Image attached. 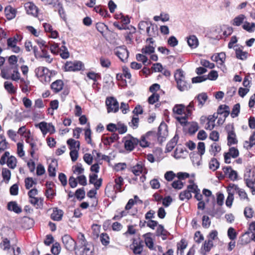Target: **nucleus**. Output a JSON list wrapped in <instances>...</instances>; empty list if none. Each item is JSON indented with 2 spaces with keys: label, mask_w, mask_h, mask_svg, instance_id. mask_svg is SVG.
<instances>
[{
  "label": "nucleus",
  "mask_w": 255,
  "mask_h": 255,
  "mask_svg": "<svg viewBox=\"0 0 255 255\" xmlns=\"http://www.w3.org/2000/svg\"><path fill=\"white\" fill-rule=\"evenodd\" d=\"M2 176L4 180L9 181L11 177L10 171L7 168H3L2 170Z\"/></svg>",
  "instance_id": "obj_56"
},
{
  "label": "nucleus",
  "mask_w": 255,
  "mask_h": 255,
  "mask_svg": "<svg viewBox=\"0 0 255 255\" xmlns=\"http://www.w3.org/2000/svg\"><path fill=\"white\" fill-rule=\"evenodd\" d=\"M108 113H116L119 110V105L117 100L114 97L107 98L106 101Z\"/></svg>",
  "instance_id": "obj_6"
},
{
  "label": "nucleus",
  "mask_w": 255,
  "mask_h": 255,
  "mask_svg": "<svg viewBox=\"0 0 255 255\" xmlns=\"http://www.w3.org/2000/svg\"><path fill=\"white\" fill-rule=\"evenodd\" d=\"M142 166L139 164H137L132 168V172L136 176L139 175L142 172Z\"/></svg>",
  "instance_id": "obj_50"
},
{
  "label": "nucleus",
  "mask_w": 255,
  "mask_h": 255,
  "mask_svg": "<svg viewBox=\"0 0 255 255\" xmlns=\"http://www.w3.org/2000/svg\"><path fill=\"white\" fill-rule=\"evenodd\" d=\"M39 57L41 58H44L46 62L48 64L51 63L53 61V58H51L48 51L44 49H41V53Z\"/></svg>",
  "instance_id": "obj_33"
},
{
  "label": "nucleus",
  "mask_w": 255,
  "mask_h": 255,
  "mask_svg": "<svg viewBox=\"0 0 255 255\" xmlns=\"http://www.w3.org/2000/svg\"><path fill=\"white\" fill-rule=\"evenodd\" d=\"M59 52L60 53V56L63 59H66L69 57V53L67 48L65 46H61Z\"/></svg>",
  "instance_id": "obj_42"
},
{
  "label": "nucleus",
  "mask_w": 255,
  "mask_h": 255,
  "mask_svg": "<svg viewBox=\"0 0 255 255\" xmlns=\"http://www.w3.org/2000/svg\"><path fill=\"white\" fill-rule=\"evenodd\" d=\"M217 118V116H215V114L213 115H210L208 118V123H207V126L205 128L206 129L212 130L215 127V122L216 119Z\"/></svg>",
  "instance_id": "obj_26"
},
{
  "label": "nucleus",
  "mask_w": 255,
  "mask_h": 255,
  "mask_svg": "<svg viewBox=\"0 0 255 255\" xmlns=\"http://www.w3.org/2000/svg\"><path fill=\"white\" fill-rule=\"evenodd\" d=\"M21 85H20V87L21 89V91L23 93H28L30 90L28 88V86L30 84V82L28 80H25L23 78L20 79V81Z\"/></svg>",
  "instance_id": "obj_35"
},
{
  "label": "nucleus",
  "mask_w": 255,
  "mask_h": 255,
  "mask_svg": "<svg viewBox=\"0 0 255 255\" xmlns=\"http://www.w3.org/2000/svg\"><path fill=\"white\" fill-rule=\"evenodd\" d=\"M4 87L5 89L10 94H14L16 90L11 82L6 81L4 83Z\"/></svg>",
  "instance_id": "obj_39"
},
{
  "label": "nucleus",
  "mask_w": 255,
  "mask_h": 255,
  "mask_svg": "<svg viewBox=\"0 0 255 255\" xmlns=\"http://www.w3.org/2000/svg\"><path fill=\"white\" fill-rule=\"evenodd\" d=\"M9 155L8 151H5L0 159V164L4 165L6 163L9 168L14 169L16 166L17 160L14 156Z\"/></svg>",
  "instance_id": "obj_2"
},
{
  "label": "nucleus",
  "mask_w": 255,
  "mask_h": 255,
  "mask_svg": "<svg viewBox=\"0 0 255 255\" xmlns=\"http://www.w3.org/2000/svg\"><path fill=\"white\" fill-rule=\"evenodd\" d=\"M152 234L150 233H146L143 235V237L144 239V242L146 246L150 250H154V243L151 238Z\"/></svg>",
  "instance_id": "obj_17"
},
{
  "label": "nucleus",
  "mask_w": 255,
  "mask_h": 255,
  "mask_svg": "<svg viewBox=\"0 0 255 255\" xmlns=\"http://www.w3.org/2000/svg\"><path fill=\"white\" fill-rule=\"evenodd\" d=\"M63 211L60 209H56L53 210V213L51 215V218L54 221H60L63 216Z\"/></svg>",
  "instance_id": "obj_29"
},
{
  "label": "nucleus",
  "mask_w": 255,
  "mask_h": 255,
  "mask_svg": "<svg viewBox=\"0 0 255 255\" xmlns=\"http://www.w3.org/2000/svg\"><path fill=\"white\" fill-rule=\"evenodd\" d=\"M152 133L151 131H148L144 135H142L140 140H139V144L143 147H146L149 146V143L146 140V138Z\"/></svg>",
  "instance_id": "obj_37"
},
{
  "label": "nucleus",
  "mask_w": 255,
  "mask_h": 255,
  "mask_svg": "<svg viewBox=\"0 0 255 255\" xmlns=\"http://www.w3.org/2000/svg\"><path fill=\"white\" fill-rule=\"evenodd\" d=\"M240 104L238 103L235 104L233 108L232 109V112L231 113V116L232 118H234L235 117H237L239 114L240 113Z\"/></svg>",
  "instance_id": "obj_45"
},
{
  "label": "nucleus",
  "mask_w": 255,
  "mask_h": 255,
  "mask_svg": "<svg viewBox=\"0 0 255 255\" xmlns=\"http://www.w3.org/2000/svg\"><path fill=\"white\" fill-rule=\"evenodd\" d=\"M94 9L96 12L100 13L102 16L106 17L108 14V11L105 9H103L102 7L100 6H96Z\"/></svg>",
  "instance_id": "obj_57"
},
{
  "label": "nucleus",
  "mask_w": 255,
  "mask_h": 255,
  "mask_svg": "<svg viewBox=\"0 0 255 255\" xmlns=\"http://www.w3.org/2000/svg\"><path fill=\"white\" fill-rule=\"evenodd\" d=\"M61 250V247L58 243H54L51 249L52 253L54 255H57L60 253Z\"/></svg>",
  "instance_id": "obj_53"
},
{
  "label": "nucleus",
  "mask_w": 255,
  "mask_h": 255,
  "mask_svg": "<svg viewBox=\"0 0 255 255\" xmlns=\"http://www.w3.org/2000/svg\"><path fill=\"white\" fill-rule=\"evenodd\" d=\"M100 241L103 245L107 246L109 244V237L107 234L102 233L100 236Z\"/></svg>",
  "instance_id": "obj_59"
},
{
  "label": "nucleus",
  "mask_w": 255,
  "mask_h": 255,
  "mask_svg": "<svg viewBox=\"0 0 255 255\" xmlns=\"http://www.w3.org/2000/svg\"><path fill=\"white\" fill-rule=\"evenodd\" d=\"M114 52L123 62L126 61L128 57V52L125 46L117 47L115 49Z\"/></svg>",
  "instance_id": "obj_8"
},
{
  "label": "nucleus",
  "mask_w": 255,
  "mask_h": 255,
  "mask_svg": "<svg viewBox=\"0 0 255 255\" xmlns=\"http://www.w3.org/2000/svg\"><path fill=\"white\" fill-rule=\"evenodd\" d=\"M173 112L178 115H185V106L183 104L176 105L173 108Z\"/></svg>",
  "instance_id": "obj_31"
},
{
  "label": "nucleus",
  "mask_w": 255,
  "mask_h": 255,
  "mask_svg": "<svg viewBox=\"0 0 255 255\" xmlns=\"http://www.w3.org/2000/svg\"><path fill=\"white\" fill-rule=\"evenodd\" d=\"M143 250V246L140 243L138 244H136V246H134L133 249V252L135 255H140Z\"/></svg>",
  "instance_id": "obj_64"
},
{
  "label": "nucleus",
  "mask_w": 255,
  "mask_h": 255,
  "mask_svg": "<svg viewBox=\"0 0 255 255\" xmlns=\"http://www.w3.org/2000/svg\"><path fill=\"white\" fill-rule=\"evenodd\" d=\"M159 96L158 94L153 93L148 99V102L150 104H153L158 101Z\"/></svg>",
  "instance_id": "obj_58"
},
{
  "label": "nucleus",
  "mask_w": 255,
  "mask_h": 255,
  "mask_svg": "<svg viewBox=\"0 0 255 255\" xmlns=\"http://www.w3.org/2000/svg\"><path fill=\"white\" fill-rule=\"evenodd\" d=\"M187 43L191 48H196L199 44L198 40L195 35H191L187 38Z\"/></svg>",
  "instance_id": "obj_27"
},
{
  "label": "nucleus",
  "mask_w": 255,
  "mask_h": 255,
  "mask_svg": "<svg viewBox=\"0 0 255 255\" xmlns=\"http://www.w3.org/2000/svg\"><path fill=\"white\" fill-rule=\"evenodd\" d=\"M141 52L144 54H150L154 52V48L150 45L146 46L142 48Z\"/></svg>",
  "instance_id": "obj_62"
},
{
  "label": "nucleus",
  "mask_w": 255,
  "mask_h": 255,
  "mask_svg": "<svg viewBox=\"0 0 255 255\" xmlns=\"http://www.w3.org/2000/svg\"><path fill=\"white\" fill-rule=\"evenodd\" d=\"M236 55L237 58L241 60H245L247 58L248 52L243 51L240 48L235 49Z\"/></svg>",
  "instance_id": "obj_36"
},
{
  "label": "nucleus",
  "mask_w": 255,
  "mask_h": 255,
  "mask_svg": "<svg viewBox=\"0 0 255 255\" xmlns=\"http://www.w3.org/2000/svg\"><path fill=\"white\" fill-rule=\"evenodd\" d=\"M158 141L161 143L165 141L166 137L168 135V130L167 126L165 124L161 123L158 129Z\"/></svg>",
  "instance_id": "obj_9"
},
{
  "label": "nucleus",
  "mask_w": 255,
  "mask_h": 255,
  "mask_svg": "<svg viewBox=\"0 0 255 255\" xmlns=\"http://www.w3.org/2000/svg\"><path fill=\"white\" fill-rule=\"evenodd\" d=\"M115 185L114 186V189L116 192H122V186L124 184V179L121 176H119L115 179Z\"/></svg>",
  "instance_id": "obj_28"
},
{
  "label": "nucleus",
  "mask_w": 255,
  "mask_h": 255,
  "mask_svg": "<svg viewBox=\"0 0 255 255\" xmlns=\"http://www.w3.org/2000/svg\"><path fill=\"white\" fill-rule=\"evenodd\" d=\"M139 122V118L138 116H133L131 122L129 123V126L131 127L133 129L138 127Z\"/></svg>",
  "instance_id": "obj_54"
},
{
  "label": "nucleus",
  "mask_w": 255,
  "mask_h": 255,
  "mask_svg": "<svg viewBox=\"0 0 255 255\" xmlns=\"http://www.w3.org/2000/svg\"><path fill=\"white\" fill-rule=\"evenodd\" d=\"M226 59V55L224 52H221L217 55H213L211 57V59L215 62L220 61V64H222Z\"/></svg>",
  "instance_id": "obj_30"
},
{
  "label": "nucleus",
  "mask_w": 255,
  "mask_h": 255,
  "mask_svg": "<svg viewBox=\"0 0 255 255\" xmlns=\"http://www.w3.org/2000/svg\"><path fill=\"white\" fill-rule=\"evenodd\" d=\"M178 136L177 134H175L174 136L170 140V141L167 144L166 150L168 152L171 151L176 145L178 140Z\"/></svg>",
  "instance_id": "obj_24"
},
{
  "label": "nucleus",
  "mask_w": 255,
  "mask_h": 255,
  "mask_svg": "<svg viewBox=\"0 0 255 255\" xmlns=\"http://www.w3.org/2000/svg\"><path fill=\"white\" fill-rule=\"evenodd\" d=\"M187 247V243L184 240H181L180 243L177 245L178 254L180 252V255H183V251Z\"/></svg>",
  "instance_id": "obj_49"
},
{
  "label": "nucleus",
  "mask_w": 255,
  "mask_h": 255,
  "mask_svg": "<svg viewBox=\"0 0 255 255\" xmlns=\"http://www.w3.org/2000/svg\"><path fill=\"white\" fill-rule=\"evenodd\" d=\"M67 143L69 146V148L70 150L76 149V147L77 148L78 150L79 149L80 142L79 141H76L74 139L70 138L67 140Z\"/></svg>",
  "instance_id": "obj_34"
},
{
  "label": "nucleus",
  "mask_w": 255,
  "mask_h": 255,
  "mask_svg": "<svg viewBox=\"0 0 255 255\" xmlns=\"http://www.w3.org/2000/svg\"><path fill=\"white\" fill-rule=\"evenodd\" d=\"M48 44L50 45V50L51 53L55 55L58 54L60 50L58 44L54 42L53 43H50L49 42Z\"/></svg>",
  "instance_id": "obj_48"
},
{
  "label": "nucleus",
  "mask_w": 255,
  "mask_h": 255,
  "mask_svg": "<svg viewBox=\"0 0 255 255\" xmlns=\"http://www.w3.org/2000/svg\"><path fill=\"white\" fill-rule=\"evenodd\" d=\"M94 248L91 243L86 244L84 246L77 247L76 255H94Z\"/></svg>",
  "instance_id": "obj_3"
},
{
  "label": "nucleus",
  "mask_w": 255,
  "mask_h": 255,
  "mask_svg": "<svg viewBox=\"0 0 255 255\" xmlns=\"http://www.w3.org/2000/svg\"><path fill=\"white\" fill-rule=\"evenodd\" d=\"M36 126L39 127L44 135L46 134L47 132L51 129V128L54 130V127L53 126L50 124L48 125L45 122H41Z\"/></svg>",
  "instance_id": "obj_19"
},
{
  "label": "nucleus",
  "mask_w": 255,
  "mask_h": 255,
  "mask_svg": "<svg viewBox=\"0 0 255 255\" xmlns=\"http://www.w3.org/2000/svg\"><path fill=\"white\" fill-rule=\"evenodd\" d=\"M25 8L27 12L33 15H36L38 13V8L33 3H27L26 4Z\"/></svg>",
  "instance_id": "obj_22"
},
{
  "label": "nucleus",
  "mask_w": 255,
  "mask_h": 255,
  "mask_svg": "<svg viewBox=\"0 0 255 255\" xmlns=\"http://www.w3.org/2000/svg\"><path fill=\"white\" fill-rule=\"evenodd\" d=\"M136 58L137 61H141L142 63L145 65H148L150 64V62H148V58L145 55L141 54H137L136 55Z\"/></svg>",
  "instance_id": "obj_46"
},
{
  "label": "nucleus",
  "mask_w": 255,
  "mask_h": 255,
  "mask_svg": "<svg viewBox=\"0 0 255 255\" xmlns=\"http://www.w3.org/2000/svg\"><path fill=\"white\" fill-rule=\"evenodd\" d=\"M152 25L151 22L149 21H141L138 23V28L139 30L144 31L145 29L147 30V27Z\"/></svg>",
  "instance_id": "obj_40"
},
{
  "label": "nucleus",
  "mask_w": 255,
  "mask_h": 255,
  "mask_svg": "<svg viewBox=\"0 0 255 255\" xmlns=\"http://www.w3.org/2000/svg\"><path fill=\"white\" fill-rule=\"evenodd\" d=\"M196 189H197V186L194 184L188 185L187 190L180 193L179 199L182 201L190 199L192 197L191 193L196 191Z\"/></svg>",
  "instance_id": "obj_7"
},
{
  "label": "nucleus",
  "mask_w": 255,
  "mask_h": 255,
  "mask_svg": "<svg viewBox=\"0 0 255 255\" xmlns=\"http://www.w3.org/2000/svg\"><path fill=\"white\" fill-rule=\"evenodd\" d=\"M207 79H208L207 76L203 75L193 78L192 81L193 83H198L205 81Z\"/></svg>",
  "instance_id": "obj_60"
},
{
  "label": "nucleus",
  "mask_w": 255,
  "mask_h": 255,
  "mask_svg": "<svg viewBox=\"0 0 255 255\" xmlns=\"http://www.w3.org/2000/svg\"><path fill=\"white\" fill-rule=\"evenodd\" d=\"M30 203L35 206L36 208H40L42 205V200L40 198L33 197L30 198Z\"/></svg>",
  "instance_id": "obj_43"
},
{
  "label": "nucleus",
  "mask_w": 255,
  "mask_h": 255,
  "mask_svg": "<svg viewBox=\"0 0 255 255\" xmlns=\"http://www.w3.org/2000/svg\"><path fill=\"white\" fill-rule=\"evenodd\" d=\"M151 29V26L150 27H147V29L146 31L147 35L149 37H155L158 35V31L157 27H154L152 26Z\"/></svg>",
  "instance_id": "obj_38"
},
{
  "label": "nucleus",
  "mask_w": 255,
  "mask_h": 255,
  "mask_svg": "<svg viewBox=\"0 0 255 255\" xmlns=\"http://www.w3.org/2000/svg\"><path fill=\"white\" fill-rule=\"evenodd\" d=\"M220 164L217 159L213 158L209 162V168L213 171H215L219 167Z\"/></svg>",
  "instance_id": "obj_44"
},
{
  "label": "nucleus",
  "mask_w": 255,
  "mask_h": 255,
  "mask_svg": "<svg viewBox=\"0 0 255 255\" xmlns=\"http://www.w3.org/2000/svg\"><path fill=\"white\" fill-rule=\"evenodd\" d=\"M25 185L27 189H29L34 184H36V182L33 180L32 177H27L25 179Z\"/></svg>",
  "instance_id": "obj_52"
},
{
  "label": "nucleus",
  "mask_w": 255,
  "mask_h": 255,
  "mask_svg": "<svg viewBox=\"0 0 255 255\" xmlns=\"http://www.w3.org/2000/svg\"><path fill=\"white\" fill-rule=\"evenodd\" d=\"M4 12L7 19L11 20L15 17L16 10L10 5H7L4 8Z\"/></svg>",
  "instance_id": "obj_16"
},
{
  "label": "nucleus",
  "mask_w": 255,
  "mask_h": 255,
  "mask_svg": "<svg viewBox=\"0 0 255 255\" xmlns=\"http://www.w3.org/2000/svg\"><path fill=\"white\" fill-rule=\"evenodd\" d=\"M227 192L228 193V196L226 201V204L227 206L231 207L234 199V195L235 194L234 192L233 189L232 188L231 184H230L229 187H228Z\"/></svg>",
  "instance_id": "obj_18"
},
{
  "label": "nucleus",
  "mask_w": 255,
  "mask_h": 255,
  "mask_svg": "<svg viewBox=\"0 0 255 255\" xmlns=\"http://www.w3.org/2000/svg\"><path fill=\"white\" fill-rule=\"evenodd\" d=\"M170 235V233L166 230L163 226L162 225H158L157 230L156 231V236L157 237L161 236L163 240H165L167 238V236Z\"/></svg>",
  "instance_id": "obj_14"
},
{
  "label": "nucleus",
  "mask_w": 255,
  "mask_h": 255,
  "mask_svg": "<svg viewBox=\"0 0 255 255\" xmlns=\"http://www.w3.org/2000/svg\"><path fill=\"white\" fill-rule=\"evenodd\" d=\"M226 130L228 133L227 141L228 145L231 146L232 144H237L238 140L234 130V126L232 125H228L226 127Z\"/></svg>",
  "instance_id": "obj_5"
},
{
  "label": "nucleus",
  "mask_w": 255,
  "mask_h": 255,
  "mask_svg": "<svg viewBox=\"0 0 255 255\" xmlns=\"http://www.w3.org/2000/svg\"><path fill=\"white\" fill-rule=\"evenodd\" d=\"M117 128V131H118L120 134H123L127 131V127L121 122L118 123Z\"/></svg>",
  "instance_id": "obj_47"
},
{
  "label": "nucleus",
  "mask_w": 255,
  "mask_h": 255,
  "mask_svg": "<svg viewBox=\"0 0 255 255\" xmlns=\"http://www.w3.org/2000/svg\"><path fill=\"white\" fill-rule=\"evenodd\" d=\"M177 88L181 91L187 90L190 88L189 84L185 81L184 72L181 69H177L174 74Z\"/></svg>",
  "instance_id": "obj_1"
},
{
  "label": "nucleus",
  "mask_w": 255,
  "mask_h": 255,
  "mask_svg": "<svg viewBox=\"0 0 255 255\" xmlns=\"http://www.w3.org/2000/svg\"><path fill=\"white\" fill-rule=\"evenodd\" d=\"M194 102L191 101L189 104L185 107V115L186 116H190L192 114V111L194 110Z\"/></svg>",
  "instance_id": "obj_51"
},
{
  "label": "nucleus",
  "mask_w": 255,
  "mask_h": 255,
  "mask_svg": "<svg viewBox=\"0 0 255 255\" xmlns=\"http://www.w3.org/2000/svg\"><path fill=\"white\" fill-rule=\"evenodd\" d=\"M230 184L234 193L238 194L241 199H247L248 201L249 200L247 194L244 189L239 188L237 185L234 184Z\"/></svg>",
  "instance_id": "obj_12"
},
{
  "label": "nucleus",
  "mask_w": 255,
  "mask_h": 255,
  "mask_svg": "<svg viewBox=\"0 0 255 255\" xmlns=\"http://www.w3.org/2000/svg\"><path fill=\"white\" fill-rule=\"evenodd\" d=\"M207 99L208 96L205 93L199 94L195 98V100H197L198 102V106L199 108H201L204 106Z\"/></svg>",
  "instance_id": "obj_20"
},
{
  "label": "nucleus",
  "mask_w": 255,
  "mask_h": 255,
  "mask_svg": "<svg viewBox=\"0 0 255 255\" xmlns=\"http://www.w3.org/2000/svg\"><path fill=\"white\" fill-rule=\"evenodd\" d=\"M62 243L65 248L70 252L74 250L76 251L77 247L76 242L68 235H65L62 237Z\"/></svg>",
  "instance_id": "obj_4"
},
{
  "label": "nucleus",
  "mask_w": 255,
  "mask_h": 255,
  "mask_svg": "<svg viewBox=\"0 0 255 255\" xmlns=\"http://www.w3.org/2000/svg\"><path fill=\"white\" fill-rule=\"evenodd\" d=\"M85 192L83 188L78 189L75 192V196L78 199H80L81 200L85 197Z\"/></svg>",
  "instance_id": "obj_55"
},
{
  "label": "nucleus",
  "mask_w": 255,
  "mask_h": 255,
  "mask_svg": "<svg viewBox=\"0 0 255 255\" xmlns=\"http://www.w3.org/2000/svg\"><path fill=\"white\" fill-rule=\"evenodd\" d=\"M246 16L244 14H241L237 16H236L232 21L231 24L234 26H239L244 23Z\"/></svg>",
  "instance_id": "obj_25"
},
{
  "label": "nucleus",
  "mask_w": 255,
  "mask_h": 255,
  "mask_svg": "<svg viewBox=\"0 0 255 255\" xmlns=\"http://www.w3.org/2000/svg\"><path fill=\"white\" fill-rule=\"evenodd\" d=\"M35 72L36 75L38 77H47L50 79L49 70L45 67H39L35 69Z\"/></svg>",
  "instance_id": "obj_13"
},
{
  "label": "nucleus",
  "mask_w": 255,
  "mask_h": 255,
  "mask_svg": "<svg viewBox=\"0 0 255 255\" xmlns=\"http://www.w3.org/2000/svg\"><path fill=\"white\" fill-rule=\"evenodd\" d=\"M63 86V81L61 80H57L52 83L51 88L54 92L57 93L62 89Z\"/></svg>",
  "instance_id": "obj_23"
},
{
  "label": "nucleus",
  "mask_w": 255,
  "mask_h": 255,
  "mask_svg": "<svg viewBox=\"0 0 255 255\" xmlns=\"http://www.w3.org/2000/svg\"><path fill=\"white\" fill-rule=\"evenodd\" d=\"M254 211L252 208L246 207L244 210V215L247 218H251L253 217Z\"/></svg>",
  "instance_id": "obj_63"
},
{
  "label": "nucleus",
  "mask_w": 255,
  "mask_h": 255,
  "mask_svg": "<svg viewBox=\"0 0 255 255\" xmlns=\"http://www.w3.org/2000/svg\"><path fill=\"white\" fill-rule=\"evenodd\" d=\"M100 63L102 67L107 68H109L111 65L110 59L103 56L100 58Z\"/></svg>",
  "instance_id": "obj_41"
},
{
  "label": "nucleus",
  "mask_w": 255,
  "mask_h": 255,
  "mask_svg": "<svg viewBox=\"0 0 255 255\" xmlns=\"http://www.w3.org/2000/svg\"><path fill=\"white\" fill-rule=\"evenodd\" d=\"M7 209L16 214H19L22 212L21 207L18 205L16 201L9 202L7 205Z\"/></svg>",
  "instance_id": "obj_15"
},
{
  "label": "nucleus",
  "mask_w": 255,
  "mask_h": 255,
  "mask_svg": "<svg viewBox=\"0 0 255 255\" xmlns=\"http://www.w3.org/2000/svg\"><path fill=\"white\" fill-rule=\"evenodd\" d=\"M168 44L171 47H175L178 44V41L174 36H170L168 40Z\"/></svg>",
  "instance_id": "obj_61"
},
{
  "label": "nucleus",
  "mask_w": 255,
  "mask_h": 255,
  "mask_svg": "<svg viewBox=\"0 0 255 255\" xmlns=\"http://www.w3.org/2000/svg\"><path fill=\"white\" fill-rule=\"evenodd\" d=\"M11 248L10 240L6 237H1L0 248L4 251H8Z\"/></svg>",
  "instance_id": "obj_21"
},
{
  "label": "nucleus",
  "mask_w": 255,
  "mask_h": 255,
  "mask_svg": "<svg viewBox=\"0 0 255 255\" xmlns=\"http://www.w3.org/2000/svg\"><path fill=\"white\" fill-rule=\"evenodd\" d=\"M139 142V140L133 137L125 138V147L126 150L132 151Z\"/></svg>",
  "instance_id": "obj_11"
},
{
  "label": "nucleus",
  "mask_w": 255,
  "mask_h": 255,
  "mask_svg": "<svg viewBox=\"0 0 255 255\" xmlns=\"http://www.w3.org/2000/svg\"><path fill=\"white\" fill-rule=\"evenodd\" d=\"M82 67V63L80 61H69L66 63L65 69L66 71H76L80 70Z\"/></svg>",
  "instance_id": "obj_10"
},
{
  "label": "nucleus",
  "mask_w": 255,
  "mask_h": 255,
  "mask_svg": "<svg viewBox=\"0 0 255 255\" xmlns=\"http://www.w3.org/2000/svg\"><path fill=\"white\" fill-rule=\"evenodd\" d=\"M221 146L217 143L214 142L210 146L209 152L211 155L216 156V154L221 151Z\"/></svg>",
  "instance_id": "obj_32"
}]
</instances>
